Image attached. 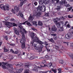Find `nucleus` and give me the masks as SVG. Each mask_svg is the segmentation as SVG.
<instances>
[{"label": "nucleus", "mask_w": 73, "mask_h": 73, "mask_svg": "<svg viewBox=\"0 0 73 73\" xmlns=\"http://www.w3.org/2000/svg\"><path fill=\"white\" fill-rule=\"evenodd\" d=\"M39 3L40 5L36 8V11L38 12H45L46 11V7L44 5L45 4V0H39Z\"/></svg>", "instance_id": "1"}, {"label": "nucleus", "mask_w": 73, "mask_h": 73, "mask_svg": "<svg viewBox=\"0 0 73 73\" xmlns=\"http://www.w3.org/2000/svg\"><path fill=\"white\" fill-rule=\"evenodd\" d=\"M60 20V19H58V18H56V19H54V21L55 24H56V26L58 28H61L62 27V23H58V21Z\"/></svg>", "instance_id": "2"}, {"label": "nucleus", "mask_w": 73, "mask_h": 73, "mask_svg": "<svg viewBox=\"0 0 73 73\" xmlns=\"http://www.w3.org/2000/svg\"><path fill=\"white\" fill-rule=\"evenodd\" d=\"M20 33L22 35V39L20 40V42L21 44H25V41H26V39H25V35H24V33L23 32H22L21 31H20Z\"/></svg>", "instance_id": "3"}, {"label": "nucleus", "mask_w": 73, "mask_h": 73, "mask_svg": "<svg viewBox=\"0 0 73 73\" xmlns=\"http://www.w3.org/2000/svg\"><path fill=\"white\" fill-rule=\"evenodd\" d=\"M0 8L2 9H3L4 11H5V10H8V9L9 8V5L8 4H7V5H6L5 6L3 4H1L0 5Z\"/></svg>", "instance_id": "4"}, {"label": "nucleus", "mask_w": 73, "mask_h": 73, "mask_svg": "<svg viewBox=\"0 0 73 73\" xmlns=\"http://www.w3.org/2000/svg\"><path fill=\"white\" fill-rule=\"evenodd\" d=\"M17 25H18L19 27L20 28L21 30L22 31H23V32H24V33H27V32L26 31H25V30L23 28V27L22 26H21V23L20 22H18L17 23Z\"/></svg>", "instance_id": "5"}, {"label": "nucleus", "mask_w": 73, "mask_h": 73, "mask_svg": "<svg viewBox=\"0 0 73 73\" xmlns=\"http://www.w3.org/2000/svg\"><path fill=\"white\" fill-rule=\"evenodd\" d=\"M19 9H20V8L19 7L15 6L14 7V10L13 9H12L11 12L15 14L16 13L15 12H18L19 11Z\"/></svg>", "instance_id": "6"}, {"label": "nucleus", "mask_w": 73, "mask_h": 73, "mask_svg": "<svg viewBox=\"0 0 73 73\" xmlns=\"http://www.w3.org/2000/svg\"><path fill=\"white\" fill-rule=\"evenodd\" d=\"M57 31V29L55 25H54L51 28V32H52V33H54V32H56Z\"/></svg>", "instance_id": "7"}, {"label": "nucleus", "mask_w": 73, "mask_h": 73, "mask_svg": "<svg viewBox=\"0 0 73 73\" xmlns=\"http://www.w3.org/2000/svg\"><path fill=\"white\" fill-rule=\"evenodd\" d=\"M2 65L6 66H7L8 67V68H12V65L10 64H9L8 63H5L4 62H3Z\"/></svg>", "instance_id": "8"}, {"label": "nucleus", "mask_w": 73, "mask_h": 73, "mask_svg": "<svg viewBox=\"0 0 73 73\" xmlns=\"http://www.w3.org/2000/svg\"><path fill=\"white\" fill-rule=\"evenodd\" d=\"M43 47H44V46H43L42 44H41V45L40 46V48H36V50L38 51V52H41Z\"/></svg>", "instance_id": "9"}, {"label": "nucleus", "mask_w": 73, "mask_h": 73, "mask_svg": "<svg viewBox=\"0 0 73 73\" xmlns=\"http://www.w3.org/2000/svg\"><path fill=\"white\" fill-rule=\"evenodd\" d=\"M8 26H12V27H16L17 26L16 24L15 23H11L9 22Z\"/></svg>", "instance_id": "10"}, {"label": "nucleus", "mask_w": 73, "mask_h": 73, "mask_svg": "<svg viewBox=\"0 0 73 73\" xmlns=\"http://www.w3.org/2000/svg\"><path fill=\"white\" fill-rule=\"evenodd\" d=\"M65 37L67 39H69L70 38V33H68L65 35Z\"/></svg>", "instance_id": "11"}, {"label": "nucleus", "mask_w": 73, "mask_h": 73, "mask_svg": "<svg viewBox=\"0 0 73 73\" xmlns=\"http://www.w3.org/2000/svg\"><path fill=\"white\" fill-rule=\"evenodd\" d=\"M33 38L34 40L36 43L37 42L38 40H39V39H38V37H37V36H35Z\"/></svg>", "instance_id": "12"}, {"label": "nucleus", "mask_w": 73, "mask_h": 73, "mask_svg": "<svg viewBox=\"0 0 73 73\" xmlns=\"http://www.w3.org/2000/svg\"><path fill=\"white\" fill-rule=\"evenodd\" d=\"M25 68V69H28V68H29V66H30V65L28 64H24Z\"/></svg>", "instance_id": "13"}, {"label": "nucleus", "mask_w": 73, "mask_h": 73, "mask_svg": "<svg viewBox=\"0 0 73 73\" xmlns=\"http://www.w3.org/2000/svg\"><path fill=\"white\" fill-rule=\"evenodd\" d=\"M14 30L16 35H19V32H18V31H17V29H16L15 27H14Z\"/></svg>", "instance_id": "14"}, {"label": "nucleus", "mask_w": 73, "mask_h": 73, "mask_svg": "<svg viewBox=\"0 0 73 73\" xmlns=\"http://www.w3.org/2000/svg\"><path fill=\"white\" fill-rule=\"evenodd\" d=\"M64 4V6L66 7H70V5H69V4L67 2H66L65 1Z\"/></svg>", "instance_id": "15"}, {"label": "nucleus", "mask_w": 73, "mask_h": 73, "mask_svg": "<svg viewBox=\"0 0 73 73\" xmlns=\"http://www.w3.org/2000/svg\"><path fill=\"white\" fill-rule=\"evenodd\" d=\"M52 73V72L51 71H47L46 72H42V71H40V72L39 73Z\"/></svg>", "instance_id": "16"}, {"label": "nucleus", "mask_w": 73, "mask_h": 73, "mask_svg": "<svg viewBox=\"0 0 73 73\" xmlns=\"http://www.w3.org/2000/svg\"><path fill=\"white\" fill-rule=\"evenodd\" d=\"M21 47L22 49L25 48V43L21 44Z\"/></svg>", "instance_id": "17"}, {"label": "nucleus", "mask_w": 73, "mask_h": 73, "mask_svg": "<svg viewBox=\"0 0 73 73\" xmlns=\"http://www.w3.org/2000/svg\"><path fill=\"white\" fill-rule=\"evenodd\" d=\"M23 70V68H20L19 69H18V71H17L16 72V73H21V72Z\"/></svg>", "instance_id": "18"}, {"label": "nucleus", "mask_w": 73, "mask_h": 73, "mask_svg": "<svg viewBox=\"0 0 73 73\" xmlns=\"http://www.w3.org/2000/svg\"><path fill=\"white\" fill-rule=\"evenodd\" d=\"M31 36L32 39H33L35 36V34L34 33H31Z\"/></svg>", "instance_id": "19"}, {"label": "nucleus", "mask_w": 73, "mask_h": 73, "mask_svg": "<svg viewBox=\"0 0 73 73\" xmlns=\"http://www.w3.org/2000/svg\"><path fill=\"white\" fill-rule=\"evenodd\" d=\"M37 11L36 10H34L33 11V16H36L37 15Z\"/></svg>", "instance_id": "20"}, {"label": "nucleus", "mask_w": 73, "mask_h": 73, "mask_svg": "<svg viewBox=\"0 0 73 73\" xmlns=\"http://www.w3.org/2000/svg\"><path fill=\"white\" fill-rule=\"evenodd\" d=\"M40 66H41V67H44V66H46V65L44 64V62H43L41 63V64L40 65Z\"/></svg>", "instance_id": "21"}, {"label": "nucleus", "mask_w": 73, "mask_h": 73, "mask_svg": "<svg viewBox=\"0 0 73 73\" xmlns=\"http://www.w3.org/2000/svg\"><path fill=\"white\" fill-rule=\"evenodd\" d=\"M49 1H50V0H44L45 5L48 4L49 3Z\"/></svg>", "instance_id": "22"}, {"label": "nucleus", "mask_w": 73, "mask_h": 73, "mask_svg": "<svg viewBox=\"0 0 73 73\" xmlns=\"http://www.w3.org/2000/svg\"><path fill=\"white\" fill-rule=\"evenodd\" d=\"M49 41H50V42H52V43H54V40H53V39L52 38H51V39H48Z\"/></svg>", "instance_id": "23"}, {"label": "nucleus", "mask_w": 73, "mask_h": 73, "mask_svg": "<svg viewBox=\"0 0 73 73\" xmlns=\"http://www.w3.org/2000/svg\"><path fill=\"white\" fill-rule=\"evenodd\" d=\"M38 25H39V26H42L43 24L40 21H38Z\"/></svg>", "instance_id": "24"}, {"label": "nucleus", "mask_w": 73, "mask_h": 73, "mask_svg": "<svg viewBox=\"0 0 73 73\" xmlns=\"http://www.w3.org/2000/svg\"><path fill=\"white\" fill-rule=\"evenodd\" d=\"M33 71L34 72H38V69H37V68L35 67L34 68V69H32Z\"/></svg>", "instance_id": "25"}, {"label": "nucleus", "mask_w": 73, "mask_h": 73, "mask_svg": "<svg viewBox=\"0 0 73 73\" xmlns=\"http://www.w3.org/2000/svg\"><path fill=\"white\" fill-rule=\"evenodd\" d=\"M19 15H20V16L21 17H23V14L22 13H21L20 11H19V13H18V16H19Z\"/></svg>", "instance_id": "26"}, {"label": "nucleus", "mask_w": 73, "mask_h": 73, "mask_svg": "<svg viewBox=\"0 0 73 73\" xmlns=\"http://www.w3.org/2000/svg\"><path fill=\"white\" fill-rule=\"evenodd\" d=\"M37 22L35 21H33L32 22L33 25H35V26H37Z\"/></svg>", "instance_id": "27"}, {"label": "nucleus", "mask_w": 73, "mask_h": 73, "mask_svg": "<svg viewBox=\"0 0 73 73\" xmlns=\"http://www.w3.org/2000/svg\"><path fill=\"white\" fill-rule=\"evenodd\" d=\"M38 42L39 44H40V45H42V44H44V43L43 42L39 40L38 41V42Z\"/></svg>", "instance_id": "28"}, {"label": "nucleus", "mask_w": 73, "mask_h": 73, "mask_svg": "<svg viewBox=\"0 0 73 73\" xmlns=\"http://www.w3.org/2000/svg\"><path fill=\"white\" fill-rule=\"evenodd\" d=\"M36 15L37 17H40L41 16V13L40 12H39Z\"/></svg>", "instance_id": "29"}, {"label": "nucleus", "mask_w": 73, "mask_h": 73, "mask_svg": "<svg viewBox=\"0 0 73 73\" xmlns=\"http://www.w3.org/2000/svg\"><path fill=\"white\" fill-rule=\"evenodd\" d=\"M60 9H61V6H58L57 7V8H56V9L57 11H58L60 10Z\"/></svg>", "instance_id": "30"}, {"label": "nucleus", "mask_w": 73, "mask_h": 73, "mask_svg": "<svg viewBox=\"0 0 73 73\" xmlns=\"http://www.w3.org/2000/svg\"><path fill=\"white\" fill-rule=\"evenodd\" d=\"M30 72V71L29 70V69H27L25 70L24 73H29Z\"/></svg>", "instance_id": "31"}, {"label": "nucleus", "mask_w": 73, "mask_h": 73, "mask_svg": "<svg viewBox=\"0 0 73 73\" xmlns=\"http://www.w3.org/2000/svg\"><path fill=\"white\" fill-rule=\"evenodd\" d=\"M4 52H8V50L6 48V47L5 46L4 48Z\"/></svg>", "instance_id": "32"}, {"label": "nucleus", "mask_w": 73, "mask_h": 73, "mask_svg": "<svg viewBox=\"0 0 73 73\" xmlns=\"http://www.w3.org/2000/svg\"><path fill=\"white\" fill-rule=\"evenodd\" d=\"M47 66L48 67H51V66H52V63L50 62L48 64Z\"/></svg>", "instance_id": "33"}, {"label": "nucleus", "mask_w": 73, "mask_h": 73, "mask_svg": "<svg viewBox=\"0 0 73 73\" xmlns=\"http://www.w3.org/2000/svg\"><path fill=\"white\" fill-rule=\"evenodd\" d=\"M65 0L62 1L60 2L59 3L60 4H64L65 3Z\"/></svg>", "instance_id": "34"}, {"label": "nucleus", "mask_w": 73, "mask_h": 73, "mask_svg": "<svg viewBox=\"0 0 73 73\" xmlns=\"http://www.w3.org/2000/svg\"><path fill=\"white\" fill-rule=\"evenodd\" d=\"M9 19V16H7L5 18V20L6 21H7V20H8Z\"/></svg>", "instance_id": "35"}, {"label": "nucleus", "mask_w": 73, "mask_h": 73, "mask_svg": "<svg viewBox=\"0 0 73 73\" xmlns=\"http://www.w3.org/2000/svg\"><path fill=\"white\" fill-rule=\"evenodd\" d=\"M22 63H19L18 64H16L17 66H19V67H20L21 66H22Z\"/></svg>", "instance_id": "36"}, {"label": "nucleus", "mask_w": 73, "mask_h": 73, "mask_svg": "<svg viewBox=\"0 0 73 73\" xmlns=\"http://www.w3.org/2000/svg\"><path fill=\"white\" fill-rule=\"evenodd\" d=\"M24 1L23 2H21V3H20V7H22L23 6V4H24V1Z\"/></svg>", "instance_id": "37"}, {"label": "nucleus", "mask_w": 73, "mask_h": 73, "mask_svg": "<svg viewBox=\"0 0 73 73\" xmlns=\"http://www.w3.org/2000/svg\"><path fill=\"white\" fill-rule=\"evenodd\" d=\"M52 71L53 72H54V73H56L57 72V70L56 69H52Z\"/></svg>", "instance_id": "38"}, {"label": "nucleus", "mask_w": 73, "mask_h": 73, "mask_svg": "<svg viewBox=\"0 0 73 73\" xmlns=\"http://www.w3.org/2000/svg\"><path fill=\"white\" fill-rule=\"evenodd\" d=\"M26 24L27 25H28V26H32V25L31 24V23H30V22L27 23Z\"/></svg>", "instance_id": "39"}, {"label": "nucleus", "mask_w": 73, "mask_h": 73, "mask_svg": "<svg viewBox=\"0 0 73 73\" xmlns=\"http://www.w3.org/2000/svg\"><path fill=\"white\" fill-rule=\"evenodd\" d=\"M29 58V59L30 60H33V59L35 58H34V56H31L30 58Z\"/></svg>", "instance_id": "40"}, {"label": "nucleus", "mask_w": 73, "mask_h": 73, "mask_svg": "<svg viewBox=\"0 0 73 73\" xmlns=\"http://www.w3.org/2000/svg\"><path fill=\"white\" fill-rule=\"evenodd\" d=\"M51 35L52 36H54V37L55 36H57V34L55 33L51 34Z\"/></svg>", "instance_id": "41"}, {"label": "nucleus", "mask_w": 73, "mask_h": 73, "mask_svg": "<svg viewBox=\"0 0 73 73\" xmlns=\"http://www.w3.org/2000/svg\"><path fill=\"white\" fill-rule=\"evenodd\" d=\"M59 31L60 32H61V31H64V29H63V28H61L59 29Z\"/></svg>", "instance_id": "42"}, {"label": "nucleus", "mask_w": 73, "mask_h": 73, "mask_svg": "<svg viewBox=\"0 0 73 73\" xmlns=\"http://www.w3.org/2000/svg\"><path fill=\"white\" fill-rule=\"evenodd\" d=\"M6 66H4L2 65V68H3V69H7V67H6Z\"/></svg>", "instance_id": "43"}, {"label": "nucleus", "mask_w": 73, "mask_h": 73, "mask_svg": "<svg viewBox=\"0 0 73 73\" xmlns=\"http://www.w3.org/2000/svg\"><path fill=\"white\" fill-rule=\"evenodd\" d=\"M55 48L57 50H58V49H59V47L58 46H55Z\"/></svg>", "instance_id": "44"}, {"label": "nucleus", "mask_w": 73, "mask_h": 73, "mask_svg": "<svg viewBox=\"0 0 73 73\" xmlns=\"http://www.w3.org/2000/svg\"><path fill=\"white\" fill-rule=\"evenodd\" d=\"M35 42L34 40H32L31 41V44L32 45H33V43H34V42Z\"/></svg>", "instance_id": "45"}, {"label": "nucleus", "mask_w": 73, "mask_h": 73, "mask_svg": "<svg viewBox=\"0 0 73 73\" xmlns=\"http://www.w3.org/2000/svg\"><path fill=\"white\" fill-rule=\"evenodd\" d=\"M34 45L35 47H37V48L38 47V46H37V45H38V44H37V43H34Z\"/></svg>", "instance_id": "46"}, {"label": "nucleus", "mask_w": 73, "mask_h": 73, "mask_svg": "<svg viewBox=\"0 0 73 73\" xmlns=\"http://www.w3.org/2000/svg\"><path fill=\"white\" fill-rule=\"evenodd\" d=\"M63 42V43H64V44H67V45H68V46H69V42Z\"/></svg>", "instance_id": "47"}, {"label": "nucleus", "mask_w": 73, "mask_h": 73, "mask_svg": "<svg viewBox=\"0 0 73 73\" xmlns=\"http://www.w3.org/2000/svg\"><path fill=\"white\" fill-rule=\"evenodd\" d=\"M33 16H30L29 18V20H32V19H33Z\"/></svg>", "instance_id": "48"}, {"label": "nucleus", "mask_w": 73, "mask_h": 73, "mask_svg": "<svg viewBox=\"0 0 73 73\" xmlns=\"http://www.w3.org/2000/svg\"><path fill=\"white\" fill-rule=\"evenodd\" d=\"M60 64H62L63 63H64V61L62 60H60Z\"/></svg>", "instance_id": "49"}, {"label": "nucleus", "mask_w": 73, "mask_h": 73, "mask_svg": "<svg viewBox=\"0 0 73 73\" xmlns=\"http://www.w3.org/2000/svg\"><path fill=\"white\" fill-rule=\"evenodd\" d=\"M9 25V22H6L5 23V25L6 26H8Z\"/></svg>", "instance_id": "50"}, {"label": "nucleus", "mask_w": 73, "mask_h": 73, "mask_svg": "<svg viewBox=\"0 0 73 73\" xmlns=\"http://www.w3.org/2000/svg\"><path fill=\"white\" fill-rule=\"evenodd\" d=\"M43 44L46 45H48V44H48V42H45L43 43Z\"/></svg>", "instance_id": "51"}, {"label": "nucleus", "mask_w": 73, "mask_h": 73, "mask_svg": "<svg viewBox=\"0 0 73 73\" xmlns=\"http://www.w3.org/2000/svg\"><path fill=\"white\" fill-rule=\"evenodd\" d=\"M58 73H61V70L60 69V68L58 69Z\"/></svg>", "instance_id": "52"}, {"label": "nucleus", "mask_w": 73, "mask_h": 73, "mask_svg": "<svg viewBox=\"0 0 73 73\" xmlns=\"http://www.w3.org/2000/svg\"><path fill=\"white\" fill-rule=\"evenodd\" d=\"M23 56V53H19V54L18 55V56Z\"/></svg>", "instance_id": "53"}, {"label": "nucleus", "mask_w": 73, "mask_h": 73, "mask_svg": "<svg viewBox=\"0 0 73 73\" xmlns=\"http://www.w3.org/2000/svg\"><path fill=\"white\" fill-rule=\"evenodd\" d=\"M34 4L35 6H36L37 5V2H35L34 3Z\"/></svg>", "instance_id": "54"}, {"label": "nucleus", "mask_w": 73, "mask_h": 73, "mask_svg": "<svg viewBox=\"0 0 73 73\" xmlns=\"http://www.w3.org/2000/svg\"><path fill=\"white\" fill-rule=\"evenodd\" d=\"M57 36H54V40H57Z\"/></svg>", "instance_id": "55"}, {"label": "nucleus", "mask_w": 73, "mask_h": 73, "mask_svg": "<svg viewBox=\"0 0 73 73\" xmlns=\"http://www.w3.org/2000/svg\"><path fill=\"white\" fill-rule=\"evenodd\" d=\"M45 16H47L48 17H49V14L48 13H46L45 14Z\"/></svg>", "instance_id": "56"}, {"label": "nucleus", "mask_w": 73, "mask_h": 73, "mask_svg": "<svg viewBox=\"0 0 73 73\" xmlns=\"http://www.w3.org/2000/svg\"><path fill=\"white\" fill-rule=\"evenodd\" d=\"M69 56L71 58H73V55H69Z\"/></svg>", "instance_id": "57"}, {"label": "nucleus", "mask_w": 73, "mask_h": 73, "mask_svg": "<svg viewBox=\"0 0 73 73\" xmlns=\"http://www.w3.org/2000/svg\"><path fill=\"white\" fill-rule=\"evenodd\" d=\"M31 29L32 30H33V31H36V29H35V28L33 27L31 28Z\"/></svg>", "instance_id": "58"}, {"label": "nucleus", "mask_w": 73, "mask_h": 73, "mask_svg": "<svg viewBox=\"0 0 73 73\" xmlns=\"http://www.w3.org/2000/svg\"><path fill=\"white\" fill-rule=\"evenodd\" d=\"M72 9V7H70V8H68V9H69V11H70Z\"/></svg>", "instance_id": "59"}, {"label": "nucleus", "mask_w": 73, "mask_h": 73, "mask_svg": "<svg viewBox=\"0 0 73 73\" xmlns=\"http://www.w3.org/2000/svg\"><path fill=\"white\" fill-rule=\"evenodd\" d=\"M19 52L18 50L16 51H15V52H14V54H18Z\"/></svg>", "instance_id": "60"}, {"label": "nucleus", "mask_w": 73, "mask_h": 73, "mask_svg": "<svg viewBox=\"0 0 73 73\" xmlns=\"http://www.w3.org/2000/svg\"><path fill=\"white\" fill-rule=\"evenodd\" d=\"M4 39L5 40H8V37L7 36H5L4 37Z\"/></svg>", "instance_id": "61"}, {"label": "nucleus", "mask_w": 73, "mask_h": 73, "mask_svg": "<svg viewBox=\"0 0 73 73\" xmlns=\"http://www.w3.org/2000/svg\"><path fill=\"white\" fill-rule=\"evenodd\" d=\"M10 51L11 52H12V53H14V51L12 49H11Z\"/></svg>", "instance_id": "62"}, {"label": "nucleus", "mask_w": 73, "mask_h": 73, "mask_svg": "<svg viewBox=\"0 0 73 73\" xmlns=\"http://www.w3.org/2000/svg\"><path fill=\"white\" fill-rule=\"evenodd\" d=\"M67 26L68 28H70V26L69 24L67 25Z\"/></svg>", "instance_id": "63"}, {"label": "nucleus", "mask_w": 73, "mask_h": 73, "mask_svg": "<svg viewBox=\"0 0 73 73\" xmlns=\"http://www.w3.org/2000/svg\"><path fill=\"white\" fill-rule=\"evenodd\" d=\"M70 46H71V47H73V44L72 43H71L70 44Z\"/></svg>", "instance_id": "64"}]
</instances>
